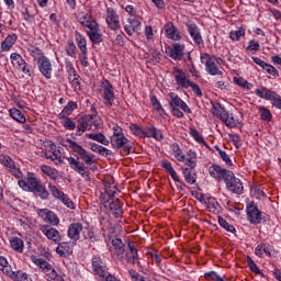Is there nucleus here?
<instances>
[{
  "label": "nucleus",
  "instance_id": "dca6fc26",
  "mask_svg": "<svg viewBox=\"0 0 281 281\" xmlns=\"http://www.w3.org/2000/svg\"><path fill=\"white\" fill-rule=\"evenodd\" d=\"M38 71L46 78V80H52V74L54 68L52 66V60L47 57H42L37 61Z\"/></svg>",
  "mask_w": 281,
  "mask_h": 281
},
{
  "label": "nucleus",
  "instance_id": "4be33fe9",
  "mask_svg": "<svg viewBox=\"0 0 281 281\" xmlns=\"http://www.w3.org/2000/svg\"><path fill=\"white\" fill-rule=\"evenodd\" d=\"M37 214L43 218L44 223H49L54 227H58L60 220L56 216V213L49 211L48 209H41L37 211Z\"/></svg>",
  "mask_w": 281,
  "mask_h": 281
},
{
  "label": "nucleus",
  "instance_id": "864d4df0",
  "mask_svg": "<svg viewBox=\"0 0 281 281\" xmlns=\"http://www.w3.org/2000/svg\"><path fill=\"white\" fill-rule=\"evenodd\" d=\"M258 111L260 120H262L263 122H271V120H273V114H271V110H269L268 108L259 105Z\"/></svg>",
  "mask_w": 281,
  "mask_h": 281
},
{
  "label": "nucleus",
  "instance_id": "c03bdc74",
  "mask_svg": "<svg viewBox=\"0 0 281 281\" xmlns=\"http://www.w3.org/2000/svg\"><path fill=\"white\" fill-rule=\"evenodd\" d=\"M86 137H88V139H92L93 142H98L99 144H102L103 146H109L110 142L106 138V136H104V134L102 133H88L86 134Z\"/></svg>",
  "mask_w": 281,
  "mask_h": 281
},
{
  "label": "nucleus",
  "instance_id": "20e7f679",
  "mask_svg": "<svg viewBox=\"0 0 281 281\" xmlns=\"http://www.w3.org/2000/svg\"><path fill=\"white\" fill-rule=\"evenodd\" d=\"M255 95L261 98V100H267L270 102L271 106L281 111V95L278 92L267 87H260L255 89Z\"/></svg>",
  "mask_w": 281,
  "mask_h": 281
},
{
  "label": "nucleus",
  "instance_id": "f257e3e1",
  "mask_svg": "<svg viewBox=\"0 0 281 281\" xmlns=\"http://www.w3.org/2000/svg\"><path fill=\"white\" fill-rule=\"evenodd\" d=\"M91 114L81 115L78 120L76 135L80 137L85 133V131H98L100 128V124H102V119L98 115V111H95V106L91 105Z\"/></svg>",
  "mask_w": 281,
  "mask_h": 281
},
{
  "label": "nucleus",
  "instance_id": "a19ab883",
  "mask_svg": "<svg viewBox=\"0 0 281 281\" xmlns=\"http://www.w3.org/2000/svg\"><path fill=\"white\" fill-rule=\"evenodd\" d=\"M9 115L10 117H12V120H15V122H19V124H25V122H27V119L25 117L23 112H21V110L16 108L10 109Z\"/></svg>",
  "mask_w": 281,
  "mask_h": 281
},
{
  "label": "nucleus",
  "instance_id": "37998d69",
  "mask_svg": "<svg viewBox=\"0 0 281 281\" xmlns=\"http://www.w3.org/2000/svg\"><path fill=\"white\" fill-rule=\"evenodd\" d=\"M75 41L80 53L89 52L87 49V37H85V35H82L80 32H76Z\"/></svg>",
  "mask_w": 281,
  "mask_h": 281
},
{
  "label": "nucleus",
  "instance_id": "bb28decb",
  "mask_svg": "<svg viewBox=\"0 0 281 281\" xmlns=\"http://www.w3.org/2000/svg\"><path fill=\"white\" fill-rule=\"evenodd\" d=\"M112 246L114 249L113 256H116L117 260H122L126 251V249L124 248V243H122V239L120 238L112 239Z\"/></svg>",
  "mask_w": 281,
  "mask_h": 281
},
{
  "label": "nucleus",
  "instance_id": "ea45409f",
  "mask_svg": "<svg viewBox=\"0 0 281 281\" xmlns=\"http://www.w3.org/2000/svg\"><path fill=\"white\" fill-rule=\"evenodd\" d=\"M27 52L30 54V56H32L33 60H36V63H38V60H41V58H45V53H43V49H41L38 46H34V45H29Z\"/></svg>",
  "mask_w": 281,
  "mask_h": 281
},
{
  "label": "nucleus",
  "instance_id": "e433bc0d",
  "mask_svg": "<svg viewBox=\"0 0 281 281\" xmlns=\"http://www.w3.org/2000/svg\"><path fill=\"white\" fill-rule=\"evenodd\" d=\"M109 210L111 212V214H113V216H115V218H120V216H122V214H124V211L122 209V203H120V200H114L109 204Z\"/></svg>",
  "mask_w": 281,
  "mask_h": 281
},
{
  "label": "nucleus",
  "instance_id": "a878e982",
  "mask_svg": "<svg viewBox=\"0 0 281 281\" xmlns=\"http://www.w3.org/2000/svg\"><path fill=\"white\" fill-rule=\"evenodd\" d=\"M251 60L255 63V65L261 67V69L267 71V74H269L270 76H273L274 78H278V76H280V72L273 65L267 64V61L262 60L260 57H251Z\"/></svg>",
  "mask_w": 281,
  "mask_h": 281
},
{
  "label": "nucleus",
  "instance_id": "a211bd4d",
  "mask_svg": "<svg viewBox=\"0 0 281 281\" xmlns=\"http://www.w3.org/2000/svg\"><path fill=\"white\" fill-rule=\"evenodd\" d=\"M104 193L101 194L100 199L103 203H109V200L115 196L117 192V184L113 182V179L104 180Z\"/></svg>",
  "mask_w": 281,
  "mask_h": 281
},
{
  "label": "nucleus",
  "instance_id": "b1692460",
  "mask_svg": "<svg viewBox=\"0 0 281 281\" xmlns=\"http://www.w3.org/2000/svg\"><path fill=\"white\" fill-rule=\"evenodd\" d=\"M165 30V36H167L170 41H181L183 38V35H181V31H179V27L175 26V23L167 22L164 25Z\"/></svg>",
  "mask_w": 281,
  "mask_h": 281
},
{
  "label": "nucleus",
  "instance_id": "2f4dec72",
  "mask_svg": "<svg viewBox=\"0 0 281 281\" xmlns=\"http://www.w3.org/2000/svg\"><path fill=\"white\" fill-rule=\"evenodd\" d=\"M222 122H224L228 128H236V126L240 124V119H238V115L234 113L226 112Z\"/></svg>",
  "mask_w": 281,
  "mask_h": 281
},
{
  "label": "nucleus",
  "instance_id": "13d9d810",
  "mask_svg": "<svg viewBox=\"0 0 281 281\" xmlns=\"http://www.w3.org/2000/svg\"><path fill=\"white\" fill-rule=\"evenodd\" d=\"M76 109H78V103H76L75 101H69L67 105L64 108V110L61 111L60 115L63 117H67V115H71V113H74Z\"/></svg>",
  "mask_w": 281,
  "mask_h": 281
},
{
  "label": "nucleus",
  "instance_id": "f3484780",
  "mask_svg": "<svg viewBox=\"0 0 281 281\" xmlns=\"http://www.w3.org/2000/svg\"><path fill=\"white\" fill-rule=\"evenodd\" d=\"M172 76L180 89H190L191 80L186 76V71L180 68H173Z\"/></svg>",
  "mask_w": 281,
  "mask_h": 281
},
{
  "label": "nucleus",
  "instance_id": "423d86ee",
  "mask_svg": "<svg viewBox=\"0 0 281 281\" xmlns=\"http://www.w3.org/2000/svg\"><path fill=\"white\" fill-rule=\"evenodd\" d=\"M101 92L103 104H105L108 109H111V106H113V104L115 103V89L113 88L111 81H109L108 79L102 80Z\"/></svg>",
  "mask_w": 281,
  "mask_h": 281
},
{
  "label": "nucleus",
  "instance_id": "c9c22d12",
  "mask_svg": "<svg viewBox=\"0 0 281 281\" xmlns=\"http://www.w3.org/2000/svg\"><path fill=\"white\" fill-rule=\"evenodd\" d=\"M161 168H164V170H166V172L168 175H170L171 179H173V181L176 183H179L180 182V179L177 175V171L175 170V168L172 167V164L168 160H162L161 161Z\"/></svg>",
  "mask_w": 281,
  "mask_h": 281
},
{
  "label": "nucleus",
  "instance_id": "cd10ccee",
  "mask_svg": "<svg viewBox=\"0 0 281 281\" xmlns=\"http://www.w3.org/2000/svg\"><path fill=\"white\" fill-rule=\"evenodd\" d=\"M18 40L19 36L16 35V33L9 34L0 44L1 52H10V49H12Z\"/></svg>",
  "mask_w": 281,
  "mask_h": 281
},
{
  "label": "nucleus",
  "instance_id": "0eeeda50",
  "mask_svg": "<svg viewBox=\"0 0 281 281\" xmlns=\"http://www.w3.org/2000/svg\"><path fill=\"white\" fill-rule=\"evenodd\" d=\"M0 164L4 166V168H8V172H10L12 177H15V179L23 178V171L16 166V162H14L12 157L5 154H0Z\"/></svg>",
  "mask_w": 281,
  "mask_h": 281
},
{
  "label": "nucleus",
  "instance_id": "de8ad7c7",
  "mask_svg": "<svg viewBox=\"0 0 281 281\" xmlns=\"http://www.w3.org/2000/svg\"><path fill=\"white\" fill-rule=\"evenodd\" d=\"M9 278L13 281H32V277H30L27 272H23L21 270L11 272Z\"/></svg>",
  "mask_w": 281,
  "mask_h": 281
},
{
  "label": "nucleus",
  "instance_id": "680f3d73",
  "mask_svg": "<svg viewBox=\"0 0 281 281\" xmlns=\"http://www.w3.org/2000/svg\"><path fill=\"white\" fill-rule=\"evenodd\" d=\"M88 36L91 43H93L94 45H99V43H102V34L100 33V29L88 33Z\"/></svg>",
  "mask_w": 281,
  "mask_h": 281
},
{
  "label": "nucleus",
  "instance_id": "9b49d317",
  "mask_svg": "<svg viewBox=\"0 0 281 281\" xmlns=\"http://www.w3.org/2000/svg\"><path fill=\"white\" fill-rule=\"evenodd\" d=\"M224 182L226 183V188L229 192H233L234 194H243V191L245 190L243 181L236 178L233 171H231V177H228Z\"/></svg>",
  "mask_w": 281,
  "mask_h": 281
},
{
  "label": "nucleus",
  "instance_id": "72a5a7b5",
  "mask_svg": "<svg viewBox=\"0 0 281 281\" xmlns=\"http://www.w3.org/2000/svg\"><path fill=\"white\" fill-rule=\"evenodd\" d=\"M82 236L85 240H89L90 243H95L99 240L98 235H95V231H93V227L89 224L83 226Z\"/></svg>",
  "mask_w": 281,
  "mask_h": 281
},
{
  "label": "nucleus",
  "instance_id": "c756f323",
  "mask_svg": "<svg viewBox=\"0 0 281 281\" xmlns=\"http://www.w3.org/2000/svg\"><path fill=\"white\" fill-rule=\"evenodd\" d=\"M66 72L68 74L69 82H74V85H80V76L76 72V68H74V64L69 60L66 61Z\"/></svg>",
  "mask_w": 281,
  "mask_h": 281
},
{
  "label": "nucleus",
  "instance_id": "9d476101",
  "mask_svg": "<svg viewBox=\"0 0 281 281\" xmlns=\"http://www.w3.org/2000/svg\"><path fill=\"white\" fill-rule=\"evenodd\" d=\"M186 52V44L173 43L171 46L166 47V54L172 60H182Z\"/></svg>",
  "mask_w": 281,
  "mask_h": 281
},
{
  "label": "nucleus",
  "instance_id": "6e6d98bb",
  "mask_svg": "<svg viewBox=\"0 0 281 281\" xmlns=\"http://www.w3.org/2000/svg\"><path fill=\"white\" fill-rule=\"evenodd\" d=\"M233 82H235V85H237V87H241V89H248V90L254 89V83L247 81L243 77H234Z\"/></svg>",
  "mask_w": 281,
  "mask_h": 281
},
{
  "label": "nucleus",
  "instance_id": "39448f33",
  "mask_svg": "<svg viewBox=\"0 0 281 281\" xmlns=\"http://www.w3.org/2000/svg\"><path fill=\"white\" fill-rule=\"evenodd\" d=\"M200 60L202 65H205V71L209 72L210 76H223V71H221L216 65V56L201 53Z\"/></svg>",
  "mask_w": 281,
  "mask_h": 281
},
{
  "label": "nucleus",
  "instance_id": "e2e57ef3",
  "mask_svg": "<svg viewBox=\"0 0 281 281\" xmlns=\"http://www.w3.org/2000/svg\"><path fill=\"white\" fill-rule=\"evenodd\" d=\"M247 265L254 273H256L257 276H261V278H265V273H262V271L260 270L258 265H256V261L251 259V257H247Z\"/></svg>",
  "mask_w": 281,
  "mask_h": 281
},
{
  "label": "nucleus",
  "instance_id": "f03ea898",
  "mask_svg": "<svg viewBox=\"0 0 281 281\" xmlns=\"http://www.w3.org/2000/svg\"><path fill=\"white\" fill-rule=\"evenodd\" d=\"M60 144L64 146V148H69L72 150V153L79 155L80 159H82L86 166H91L93 164V158L95 156L87 151L82 145L71 140V138L61 139Z\"/></svg>",
  "mask_w": 281,
  "mask_h": 281
},
{
  "label": "nucleus",
  "instance_id": "58836bf2",
  "mask_svg": "<svg viewBox=\"0 0 281 281\" xmlns=\"http://www.w3.org/2000/svg\"><path fill=\"white\" fill-rule=\"evenodd\" d=\"M206 207L209 212H212L213 214H221L223 211V207H221V204H218V201L215 198H209L206 200Z\"/></svg>",
  "mask_w": 281,
  "mask_h": 281
},
{
  "label": "nucleus",
  "instance_id": "8fccbe9b",
  "mask_svg": "<svg viewBox=\"0 0 281 281\" xmlns=\"http://www.w3.org/2000/svg\"><path fill=\"white\" fill-rule=\"evenodd\" d=\"M77 20L81 25H87L91 20V9H85L80 11L77 15Z\"/></svg>",
  "mask_w": 281,
  "mask_h": 281
},
{
  "label": "nucleus",
  "instance_id": "774afa93",
  "mask_svg": "<svg viewBox=\"0 0 281 281\" xmlns=\"http://www.w3.org/2000/svg\"><path fill=\"white\" fill-rule=\"evenodd\" d=\"M130 131L136 137H144V135H145V131L140 126H138L137 124L130 125Z\"/></svg>",
  "mask_w": 281,
  "mask_h": 281
},
{
  "label": "nucleus",
  "instance_id": "69168bd1",
  "mask_svg": "<svg viewBox=\"0 0 281 281\" xmlns=\"http://www.w3.org/2000/svg\"><path fill=\"white\" fill-rule=\"evenodd\" d=\"M214 87L215 89H220V91H223L224 93L232 91V86H229V82L224 80L215 82Z\"/></svg>",
  "mask_w": 281,
  "mask_h": 281
},
{
  "label": "nucleus",
  "instance_id": "aec40b11",
  "mask_svg": "<svg viewBox=\"0 0 281 281\" xmlns=\"http://www.w3.org/2000/svg\"><path fill=\"white\" fill-rule=\"evenodd\" d=\"M247 216L251 225H259L262 221V213L258 210V206L254 202H250L247 206Z\"/></svg>",
  "mask_w": 281,
  "mask_h": 281
},
{
  "label": "nucleus",
  "instance_id": "c85d7f7f",
  "mask_svg": "<svg viewBox=\"0 0 281 281\" xmlns=\"http://www.w3.org/2000/svg\"><path fill=\"white\" fill-rule=\"evenodd\" d=\"M56 251L61 258H67V256H71V254H74V248H71V244L69 241H61L58 243Z\"/></svg>",
  "mask_w": 281,
  "mask_h": 281
},
{
  "label": "nucleus",
  "instance_id": "5fc2aeb1",
  "mask_svg": "<svg viewBox=\"0 0 281 281\" xmlns=\"http://www.w3.org/2000/svg\"><path fill=\"white\" fill-rule=\"evenodd\" d=\"M65 50L67 56L70 58H77L78 56V47H76V43L74 41H68L65 45Z\"/></svg>",
  "mask_w": 281,
  "mask_h": 281
},
{
  "label": "nucleus",
  "instance_id": "f8f14e48",
  "mask_svg": "<svg viewBox=\"0 0 281 281\" xmlns=\"http://www.w3.org/2000/svg\"><path fill=\"white\" fill-rule=\"evenodd\" d=\"M105 23L110 30H120V15H117V11L115 9L108 7L105 11Z\"/></svg>",
  "mask_w": 281,
  "mask_h": 281
},
{
  "label": "nucleus",
  "instance_id": "1a4fd4ad",
  "mask_svg": "<svg viewBox=\"0 0 281 281\" xmlns=\"http://www.w3.org/2000/svg\"><path fill=\"white\" fill-rule=\"evenodd\" d=\"M209 175L216 181H226L227 178L232 177V171L213 164L209 167Z\"/></svg>",
  "mask_w": 281,
  "mask_h": 281
},
{
  "label": "nucleus",
  "instance_id": "338daca9",
  "mask_svg": "<svg viewBox=\"0 0 281 281\" xmlns=\"http://www.w3.org/2000/svg\"><path fill=\"white\" fill-rule=\"evenodd\" d=\"M245 36V27L240 26L237 31H231L229 38L233 41H240Z\"/></svg>",
  "mask_w": 281,
  "mask_h": 281
},
{
  "label": "nucleus",
  "instance_id": "bf43d9fd",
  "mask_svg": "<svg viewBox=\"0 0 281 281\" xmlns=\"http://www.w3.org/2000/svg\"><path fill=\"white\" fill-rule=\"evenodd\" d=\"M10 60L13 67H16V69H19L20 66L23 65L25 61V59H23V56H21V54L19 53H12L10 55Z\"/></svg>",
  "mask_w": 281,
  "mask_h": 281
},
{
  "label": "nucleus",
  "instance_id": "a18cd8bd",
  "mask_svg": "<svg viewBox=\"0 0 281 281\" xmlns=\"http://www.w3.org/2000/svg\"><path fill=\"white\" fill-rule=\"evenodd\" d=\"M36 267H40L44 273H52V271H56L47 260L43 258L35 259Z\"/></svg>",
  "mask_w": 281,
  "mask_h": 281
},
{
  "label": "nucleus",
  "instance_id": "4d7b16f0",
  "mask_svg": "<svg viewBox=\"0 0 281 281\" xmlns=\"http://www.w3.org/2000/svg\"><path fill=\"white\" fill-rule=\"evenodd\" d=\"M246 54H256V52H260V42L256 40H250L248 42V46L245 48Z\"/></svg>",
  "mask_w": 281,
  "mask_h": 281
},
{
  "label": "nucleus",
  "instance_id": "49530a36",
  "mask_svg": "<svg viewBox=\"0 0 281 281\" xmlns=\"http://www.w3.org/2000/svg\"><path fill=\"white\" fill-rule=\"evenodd\" d=\"M41 170L42 172H44V175H46V177H49V179H52L53 181H56L59 177L58 170L47 165H42Z\"/></svg>",
  "mask_w": 281,
  "mask_h": 281
},
{
  "label": "nucleus",
  "instance_id": "603ef678",
  "mask_svg": "<svg viewBox=\"0 0 281 281\" xmlns=\"http://www.w3.org/2000/svg\"><path fill=\"white\" fill-rule=\"evenodd\" d=\"M212 113L213 115H215V117H218L222 122L225 119V115H227V111L221 106V103H213Z\"/></svg>",
  "mask_w": 281,
  "mask_h": 281
},
{
  "label": "nucleus",
  "instance_id": "09e8293b",
  "mask_svg": "<svg viewBox=\"0 0 281 281\" xmlns=\"http://www.w3.org/2000/svg\"><path fill=\"white\" fill-rule=\"evenodd\" d=\"M0 271H2V273L7 276V278H9L13 272L12 266H10V263L8 262V258H5L4 256H0Z\"/></svg>",
  "mask_w": 281,
  "mask_h": 281
},
{
  "label": "nucleus",
  "instance_id": "6ab92c4d",
  "mask_svg": "<svg viewBox=\"0 0 281 281\" xmlns=\"http://www.w3.org/2000/svg\"><path fill=\"white\" fill-rule=\"evenodd\" d=\"M187 30L195 45L201 47L203 45V36L201 35V29L194 22L187 23Z\"/></svg>",
  "mask_w": 281,
  "mask_h": 281
},
{
  "label": "nucleus",
  "instance_id": "412c9836",
  "mask_svg": "<svg viewBox=\"0 0 281 281\" xmlns=\"http://www.w3.org/2000/svg\"><path fill=\"white\" fill-rule=\"evenodd\" d=\"M127 23L124 26V30L128 36H133L135 32H139L142 30V16L136 15L134 18H128Z\"/></svg>",
  "mask_w": 281,
  "mask_h": 281
},
{
  "label": "nucleus",
  "instance_id": "6e6552de",
  "mask_svg": "<svg viewBox=\"0 0 281 281\" xmlns=\"http://www.w3.org/2000/svg\"><path fill=\"white\" fill-rule=\"evenodd\" d=\"M91 269L94 276L99 278H104L109 270L106 269V261L102 259L100 256H93L91 259Z\"/></svg>",
  "mask_w": 281,
  "mask_h": 281
},
{
  "label": "nucleus",
  "instance_id": "473e14b6",
  "mask_svg": "<svg viewBox=\"0 0 281 281\" xmlns=\"http://www.w3.org/2000/svg\"><path fill=\"white\" fill-rule=\"evenodd\" d=\"M49 148L53 150V154H46V159H50L57 166L63 164V157H60V150L56 149V144L50 143Z\"/></svg>",
  "mask_w": 281,
  "mask_h": 281
},
{
  "label": "nucleus",
  "instance_id": "393cba45",
  "mask_svg": "<svg viewBox=\"0 0 281 281\" xmlns=\"http://www.w3.org/2000/svg\"><path fill=\"white\" fill-rule=\"evenodd\" d=\"M41 180H38L36 177H27L26 180H19L18 184L22 190H25V192H34V190L41 184Z\"/></svg>",
  "mask_w": 281,
  "mask_h": 281
},
{
  "label": "nucleus",
  "instance_id": "5701e85b",
  "mask_svg": "<svg viewBox=\"0 0 281 281\" xmlns=\"http://www.w3.org/2000/svg\"><path fill=\"white\" fill-rule=\"evenodd\" d=\"M85 229V226L80 222H75L69 224L68 229H67V236L76 243L77 240H80V234H82Z\"/></svg>",
  "mask_w": 281,
  "mask_h": 281
},
{
  "label": "nucleus",
  "instance_id": "4c0bfd02",
  "mask_svg": "<svg viewBox=\"0 0 281 281\" xmlns=\"http://www.w3.org/2000/svg\"><path fill=\"white\" fill-rule=\"evenodd\" d=\"M182 173L184 181H187L189 186H194V183H196V172H194V169L188 167L182 168Z\"/></svg>",
  "mask_w": 281,
  "mask_h": 281
},
{
  "label": "nucleus",
  "instance_id": "f704fd0d",
  "mask_svg": "<svg viewBox=\"0 0 281 281\" xmlns=\"http://www.w3.org/2000/svg\"><path fill=\"white\" fill-rule=\"evenodd\" d=\"M182 164L187 165V168L194 170L196 168V151L189 149L187 153V158L184 156V161Z\"/></svg>",
  "mask_w": 281,
  "mask_h": 281
},
{
  "label": "nucleus",
  "instance_id": "052dcab7",
  "mask_svg": "<svg viewBox=\"0 0 281 281\" xmlns=\"http://www.w3.org/2000/svg\"><path fill=\"white\" fill-rule=\"evenodd\" d=\"M130 251L132 256L128 258V262H132V265H137L139 267V255L137 254V248L135 246L128 244Z\"/></svg>",
  "mask_w": 281,
  "mask_h": 281
},
{
  "label": "nucleus",
  "instance_id": "2eb2a0df",
  "mask_svg": "<svg viewBox=\"0 0 281 281\" xmlns=\"http://www.w3.org/2000/svg\"><path fill=\"white\" fill-rule=\"evenodd\" d=\"M169 106L171 109H181L184 113H192V110L190 106H188V103L183 101L181 98H179V94L175 92L169 93Z\"/></svg>",
  "mask_w": 281,
  "mask_h": 281
},
{
  "label": "nucleus",
  "instance_id": "4468645a",
  "mask_svg": "<svg viewBox=\"0 0 281 281\" xmlns=\"http://www.w3.org/2000/svg\"><path fill=\"white\" fill-rule=\"evenodd\" d=\"M70 168L75 170V172H78L82 177V179H89V170H87V167L83 162H80L78 158L74 157H67L66 158Z\"/></svg>",
  "mask_w": 281,
  "mask_h": 281
},
{
  "label": "nucleus",
  "instance_id": "3c124183",
  "mask_svg": "<svg viewBox=\"0 0 281 281\" xmlns=\"http://www.w3.org/2000/svg\"><path fill=\"white\" fill-rule=\"evenodd\" d=\"M171 150L177 161H180V162L186 161V154H183V150L181 149V147H179V144L177 143L171 144Z\"/></svg>",
  "mask_w": 281,
  "mask_h": 281
},
{
  "label": "nucleus",
  "instance_id": "0e129e2a",
  "mask_svg": "<svg viewBox=\"0 0 281 281\" xmlns=\"http://www.w3.org/2000/svg\"><path fill=\"white\" fill-rule=\"evenodd\" d=\"M35 194H38L40 198H42L44 201L49 199V191H47V188H45V184H41L33 191Z\"/></svg>",
  "mask_w": 281,
  "mask_h": 281
},
{
  "label": "nucleus",
  "instance_id": "7c9ffc66",
  "mask_svg": "<svg viewBox=\"0 0 281 281\" xmlns=\"http://www.w3.org/2000/svg\"><path fill=\"white\" fill-rule=\"evenodd\" d=\"M272 251L273 246L267 243H261L255 248V254L258 256V258H263L265 255L271 257Z\"/></svg>",
  "mask_w": 281,
  "mask_h": 281
},
{
  "label": "nucleus",
  "instance_id": "79ce46f5",
  "mask_svg": "<svg viewBox=\"0 0 281 281\" xmlns=\"http://www.w3.org/2000/svg\"><path fill=\"white\" fill-rule=\"evenodd\" d=\"M10 246L13 249V251H16L18 254H23V249H25L23 239H21L19 237H11Z\"/></svg>",
  "mask_w": 281,
  "mask_h": 281
},
{
  "label": "nucleus",
  "instance_id": "7ed1b4c3",
  "mask_svg": "<svg viewBox=\"0 0 281 281\" xmlns=\"http://www.w3.org/2000/svg\"><path fill=\"white\" fill-rule=\"evenodd\" d=\"M110 144L113 146V148H116L117 150H120V148H125L126 150H128V153L133 150V146L128 145V138L124 136V132L119 125H114L112 127Z\"/></svg>",
  "mask_w": 281,
  "mask_h": 281
},
{
  "label": "nucleus",
  "instance_id": "ddd939ff",
  "mask_svg": "<svg viewBox=\"0 0 281 281\" xmlns=\"http://www.w3.org/2000/svg\"><path fill=\"white\" fill-rule=\"evenodd\" d=\"M40 231L44 236H46L48 240H52L55 244H58L60 243V240H63V237L60 236V232H58V229L47 224L40 225Z\"/></svg>",
  "mask_w": 281,
  "mask_h": 281
}]
</instances>
